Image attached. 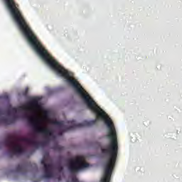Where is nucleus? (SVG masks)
<instances>
[{
    "label": "nucleus",
    "instance_id": "nucleus-1",
    "mask_svg": "<svg viewBox=\"0 0 182 182\" xmlns=\"http://www.w3.org/2000/svg\"><path fill=\"white\" fill-rule=\"evenodd\" d=\"M50 66L53 70L66 79L67 83L72 86L75 89V92L81 96L82 100L87 105V107L95 113L96 119L92 121H83L82 123L77 124L75 120L68 121V126L65 124L63 121H58L56 119L50 120V124L58 126L59 129L58 136H63L65 132H69V130H75V129H82V127H90L96 124L97 120H104L105 123L108 127L107 137L110 139V144L106 148H102L101 152L105 157H108L105 163V175L102 178V182H110V178L112 177V172L116 164V160H117V153L119 151V144L117 143V134H116V128H114V124L112 121V119L107 116V114L97 105L96 102L93 100V98L90 97L89 94L85 92L83 87L76 80L75 78H72L70 73L68 70L65 69L59 63H46Z\"/></svg>",
    "mask_w": 182,
    "mask_h": 182
},
{
    "label": "nucleus",
    "instance_id": "nucleus-2",
    "mask_svg": "<svg viewBox=\"0 0 182 182\" xmlns=\"http://www.w3.org/2000/svg\"><path fill=\"white\" fill-rule=\"evenodd\" d=\"M90 167V164L86 161V158L83 156H77L74 159H70L68 163V171L71 174H76L85 168Z\"/></svg>",
    "mask_w": 182,
    "mask_h": 182
},
{
    "label": "nucleus",
    "instance_id": "nucleus-3",
    "mask_svg": "<svg viewBox=\"0 0 182 182\" xmlns=\"http://www.w3.org/2000/svg\"><path fill=\"white\" fill-rule=\"evenodd\" d=\"M39 107V100L38 98L32 99L28 103V105L21 106L18 108L16 107H10L6 111H4L2 109H0V116H3L6 113L8 116L11 114H16L18 110H23L24 112L32 113L33 112V108Z\"/></svg>",
    "mask_w": 182,
    "mask_h": 182
},
{
    "label": "nucleus",
    "instance_id": "nucleus-4",
    "mask_svg": "<svg viewBox=\"0 0 182 182\" xmlns=\"http://www.w3.org/2000/svg\"><path fill=\"white\" fill-rule=\"evenodd\" d=\"M3 144L8 147L9 151L7 152L9 157H14V156H21L25 153V149L22 147L20 144L16 143V140L12 137H9L6 139Z\"/></svg>",
    "mask_w": 182,
    "mask_h": 182
},
{
    "label": "nucleus",
    "instance_id": "nucleus-5",
    "mask_svg": "<svg viewBox=\"0 0 182 182\" xmlns=\"http://www.w3.org/2000/svg\"><path fill=\"white\" fill-rule=\"evenodd\" d=\"M27 117L29 124L32 126L36 133H41V134H43L45 137H53V130H52V129L48 128V127H41V120L38 119L29 117L28 115H27Z\"/></svg>",
    "mask_w": 182,
    "mask_h": 182
},
{
    "label": "nucleus",
    "instance_id": "nucleus-6",
    "mask_svg": "<svg viewBox=\"0 0 182 182\" xmlns=\"http://www.w3.org/2000/svg\"><path fill=\"white\" fill-rule=\"evenodd\" d=\"M20 141L26 143L29 146H33V147H35L36 149L39 148V146H41V142L35 140V138L23 137L20 139Z\"/></svg>",
    "mask_w": 182,
    "mask_h": 182
},
{
    "label": "nucleus",
    "instance_id": "nucleus-7",
    "mask_svg": "<svg viewBox=\"0 0 182 182\" xmlns=\"http://www.w3.org/2000/svg\"><path fill=\"white\" fill-rule=\"evenodd\" d=\"M16 120V115L14 114L12 118L8 117H1L0 118V124H5V126H9V124H14Z\"/></svg>",
    "mask_w": 182,
    "mask_h": 182
},
{
    "label": "nucleus",
    "instance_id": "nucleus-8",
    "mask_svg": "<svg viewBox=\"0 0 182 182\" xmlns=\"http://www.w3.org/2000/svg\"><path fill=\"white\" fill-rule=\"evenodd\" d=\"M49 159V153H46L43 156V159L41 160V164L44 166V168H52V164H46V160Z\"/></svg>",
    "mask_w": 182,
    "mask_h": 182
},
{
    "label": "nucleus",
    "instance_id": "nucleus-9",
    "mask_svg": "<svg viewBox=\"0 0 182 182\" xmlns=\"http://www.w3.org/2000/svg\"><path fill=\"white\" fill-rule=\"evenodd\" d=\"M28 169L23 164H20L16 168V173H21V174H26Z\"/></svg>",
    "mask_w": 182,
    "mask_h": 182
},
{
    "label": "nucleus",
    "instance_id": "nucleus-10",
    "mask_svg": "<svg viewBox=\"0 0 182 182\" xmlns=\"http://www.w3.org/2000/svg\"><path fill=\"white\" fill-rule=\"evenodd\" d=\"M50 170L52 168H44L43 178H52L53 177V173Z\"/></svg>",
    "mask_w": 182,
    "mask_h": 182
},
{
    "label": "nucleus",
    "instance_id": "nucleus-11",
    "mask_svg": "<svg viewBox=\"0 0 182 182\" xmlns=\"http://www.w3.org/2000/svg\"><path fill=\"white\" fill-rule=\"evenodd\" d=\"M53 150H57V151H60V150H63V147L60 146V145L55 144L52 147Z\"/></svg>",
    "mask_w": 182,
    "mask_h": 182
},
{
    "label": "nucleus",
    "instance_id": "nucleus-12",
    "mask_svg": "<svg viewBox=\"0 0 182 182\" xmlns=\"http://www.w3.org/2000/svg\"><path fill=\"white\" fill-rule=\"evenodd\" d=\"M29 92V88L26 87L25 90L22 92L23 96L26 97L28 96V93Z\"/></svg>",
    "mask_w": 182,
    "mask_h": 182
},
{
    "label": "nucleus",
    "instance_id": "nucleus-13",
    "mask_svg": "<svg viewBox=\"0 0 182 182\" xmlns=\"http://www.w3.org/2000/svg\"><path fill=\"white\" fill-rule=\"evenodd\" d=\"M57 170L59 171V173H62V171H63V166H62V165H59L57 167Z\"/></svg>",
    "mask_w": 182,
    "mask_h": 182
},
{
    "label": "nucleus",
    "instance_id": "nucleus-14",
    "mask_svg": "<svg viewBox=\"0 0 182 182\" xmlns=\"http://www.w3.org/2000/svg\"><path fill=\"white\" fill-rule=\"evenodd\" d=\"M61 180H62V177L58 176V181H61Z\"/></svg>",
    "mask_w": 182,
    "mask_h": 182
}]
</instances>
